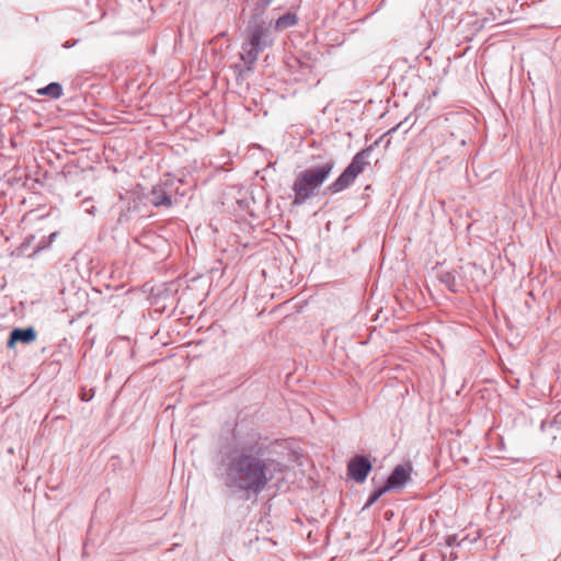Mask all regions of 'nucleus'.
I'll list each match as a JSON object with an SVG mask.
<instances>
[{
    "instance_id": "6ab92c4d",
    "label": "nucleus",
    "mask_w": 561,
    "mask_h": 561,
    "mask_svg": "<svg viewBox=\"0 0 561 561\" xmlns=\"http://www.w3.org/2000/svg\"><path fill=\"white\" fill-rule=\"evenodd\" d=\"M77 42H78L77 39H76V41H72V42L67 41V42H65V44H64L62 46H64L65 48H71V47H73V46L77 44Z\"/></svg>"
},
{
    "instance_id": "f257e3e1",
    "label": "nucleus",
    "mask_w": 561,
    "mask_h": 561,
    "mask_svg": "<svg viewBox=\"0 0 561 561\" xmlns=\"http://www.w3.org/2000/svg\"><path fill=\"white\" fill-rule=\"evenodd\" d=\"M219 456L224 486L247 500L257 497L285 467L256 433L243 435L238 427L232 430V442L220 448Z\"/></svg>"
},
{
    "instance_id": "f8f14e48",
    "label": "nucleus",
    "mask_w": 561,
    "mask_h": 561,
    "mask_svg": "<svg viewBox=\"0 0 561 561\" xmlns=\"http://www.w3.org/2000/svg\"><path fill=\"white\" fill-rule=\"evenodd\" d=\"M438 279L444 284L451 293L460 291V283L458 282L454 272H440Z\"/></svg>"
},
{
    "instance_id": "2eb2a0df",
    "label": "nucleus",
    "mask_w": 561,
    "mask_h": 561,
    "mask_svg": "<svg viewBox=\"0 0 561 561\" xmlns=\"http://www.w3.org/2000/svg\"><path fill=\"white\" fill-rule=\"evenodd\" d=\"M50 247V243L49 241H47V238H43L38 244L36 245V248L34 249L33 253L28 254L30 257H33L35 256L37 253H39L41 251H44V250H47L48 248Z\"/></svg>"
},
{
    "instance_id": "f3484780",
    "label": "nucleus",
    "mask_w": 561,
    "mask_h": 561,
    "mask_svg": "<svg viewBox=\"0 0 561 561\" xmlns=\"http://www.w3.org/2000/svg\"><path fill=\"white\" fill-rule=\"evenodd\" d=\"M403 125V122H400L399 124H397L394 127H392L391 129H389L386 134V135H391L393 134L394 131H397L399 128H401V126Z\"/></svg>"
},
{
    "instance_id": "dca6fc26",
    "label": "nucleus",
    "mask_w": 561,
    "mask_h": 561,
    "mask_svg": "<svg viewBox=\"0 0 561 561\" xmlns=\"http://www.w3.org/2000/svg\"><path fill=\"white\" fill-rule=\"evenodd\" d=\"M34 240V236H30L27 237L20 245L19 248V252L20 254H25L27 248L31 245V243L33 242Z\"/></svg>"
},
{
    "instance_id": "1a4fd4ad",
    "label": "nucleus",
    "mask_w": 561,
    "mask_h": 561,
    "mask_svg": "<svg viewBox=\"0 0 561 561\" xmlns=\"http://www.w3.org/2000/svg\"><path fill=\"white\" fill-rule=\"evenodd\" d=\"M356 176L347 169L339 175V178L328 186V191L331 193H339L348 187Z\"/></svg>"
},
{
    "instance_id": "4be33fe9",
    "label": "nucleus",
    "mask_w": 561,
    "mask_h": 561,
    "mask_svg": "<svg viewBox=\"0 0 561 561\" xmlns=\"http://www.w3.org/2000/svg\"><path fill=\"white\" fill-rule=\"evenodd\" d=\"M88 211H89V214H91V215H92V214H94V207L90 208V210H88Z\"/></svg>"
},
{
    "instance_id": "20e7f679",
    "label": "nucleus",
    "mask_w": 561,
    "mask_h": 561,
    "mask_svg": "<svg viewBox=\"0 0 561 561\" xmlns=\"http://www.w3.org/2000/svg\"><path fill=\"white\" fill-rule=\"evenodd\" d=\"M371 469L370 460L363 455L354 456L347 463V474L357 483L365 482Z\"/></svg>"
},
{
    "instance_id": "6e6552de",
    "label": "nucleus",
    "mask_w": 561,
    "mask_h": 561,
    "mask_svg": "<svg viewBox=\"0 0 561 561\" xmlns=\"http://www.w3.org/2000/svg\"><path fill=\"white\" fill-rule=\"evenodd\" d=\"M371 151L373 146H368L360 150L353 157L351 163L346 167L356 178L364 171L365 165L368 163L367 159L369 158Z\"/></svg>"
},
{
    "instance_id": "39448f33",
    "label": "nucleus",
    "mask_w": 561,
    "mask_h": 561,
    "mask_svg": "<svg viewBox=\"0 0 561 561\" xmlns=\"http://www.w3.org/2000/svg\"><path fill=\"white\" fill-rule=\"evenodd\" d=\"M146 198L157 208H171L173 206V199L170 198L164 179L151 187Z\"/></svg>"
},
{
    "instance_id": "aec40b11",
    "label": "nucleus",
    "mask_w": 561,
    "mask_h": 561,
    "mask_svg": "<svg viewBox=\"0 0 561 561\" xmlns=\"http://www.w3.org/2000/svg\"><path fill=\"white\" fill-rule=\"evenodd\" d=\"M57 236H58V232L50 233L48 237H46L47 241H49V243L51 244L55 241Z\"/></svg>"
},
{
    "instance_id": "0eeeda50",
    "label": "nucleus",
    "mask_w": 561,
    "mask_h": 561,
    "mask_svg": "<svg viewBox=\"0 0 561 561\" xmlns=\"http://www.w3.org/2000/svg\"><path fill=\"white\" fill-rule=\"evenodd\" d=\"M36 331L33 327L15 328L10 332L7 346L12 348L19 342L30 344L36 340Z\"/></svg>"
},
{
    "instance_id": "7ed1b4c3",
    "label": "nucleus",
    "mask_w": 561,
    "mask_h": 561,
    "mask_svg": "<svg viewBox=\"0 0 561 561\" xmlns=\"http://www.w3.org/2000/svg\"><path fill=\"white\" fill-rule=\"evenodd\" d=\"M334 160L327 159L321 163L300 171L293 184L294 205H301L325 182L334 168Z\"/></svg>"
},
{
    "instance_id": "423d86ee",
    "label": "nucleus",
    "mask_w": 561,
    "mask_h": 561,
    "mask_svg": "<svg viewBox=\"0 0 561 561\" xmlns=\"http://www.w3.org/2000/svg\"><path fill=\"white\" fill-rule=\"evenodd\" d=\"M410 466L398 465L387 478L385 484L391 491L403 488L410 479Z\"/></svg>"
},
{
    "instance_id": "f03ea898",
    "label": "nucleus",
    "mask_w": 561,
    "mask_h": 561,
    "mask_svg": "<svg viewBox=\"0 0 561 561\" xmlns=\"http://www.w3.org/2000/svg\"><path fill=\"white\" fill-rule=\"evenodd\" d=\"M250 15L247 22L242 43L241 60L248 71L253 70V65L261 53L272 47L276 39V33L273 27V18L266 10L274 0H250Z\"/></svg>"
},
{
    "instance_id": "4468645a",
    "label": "nucleus",
    "mask_w": 561,
    "mask_h": 561,
    "mask_svg": "<svg viewBox=\"0 0 561 561\" xmlns=\"http://www.w3.org/2000/svg\"><path fill=\"white\" fill-rule=\"evenodd\" d=\"M390 491L386 484L380 488L375 489L368 496L367 502L364 508L370 507L374 505L386 492Z\"/></svg>"
},
{
    "instance_id": "a211bd4d",
    "label": "nucleus",
    "mask_w": 561,
    "mask_h": 561,
    "mask_svg": "<svg viewBox=\"0 0 561 561\" xmlns=\"http://www.w3.org/2000/svg\"><path fill=\"white\" fill-rule=\"evenodd\" d=\"M446 543H447V546H449V547H451V546L456 545V537H455V536H449V537H447V539H446Z\"/></svg>"
},
{
    "instance_id": "9b49d317",
    "label": "nucleus",
    "mask_w": 561,
    "mask_h": 561,
    "mask_svg": "<svg viewBox=\"0 0 561 561\" xmlns=\"http://www.w3.org/2000/svg\"><path fill=\"white\" fill-rule=\"evenodd\" d=\"M298 23V16L294 12H286L278 16L276 20L273 19V27L275 33L283 32L295 26Z\"/></svg>"
},
{
    "instance_id": "9d476101",
    "label": "nucleus",
    "mask_w": 561,
    "mask_h": 561,
    "mask_svg": "<svg viewBox=\"0 0 561 561\" xmlns=\"http://www.w3.org/2000/svg\"><path fill=\"white\" fill-rule=\"evenodd\" d=\"M170 198L173 199V205L179 204L182 197L185 196V191L181 190L183 181L174 176H168L164 179Z\"/></svg>"
},
{
    "instance_id": "ddd939ff",
    "label": "nucleus",
    "mask_w": 561,
    "mask_h": 561,
    "mask_svg": "<svg viewBox=\"0 0 561 561\" xmlns=\"http://www.w3.org/2000/svg\"><path fill=\"white\" fill-rule=\"evenodd\" d=\"M62 92L64 89L59 82H50L44 88L37 90L39 95H47L55 100L59 99L62 95Z\"/></svg>"
},
{
    "instance_id": "412c9836",
    "label": "nucleus",
    "mask_w": 561,
    "mask_h": 561,
    "mask_svg": "<svg viewBox=\"0 0 561 561\" xmlns=\"http://www.w3.org/2000/svg\"><path fill=\"white\" fill-rule=\"evenodd\" d=\"M382 137L379 138L378 140H376L371 146H373V150L375 149V147L379 146L380 141H381Z\"/></svg>"
}]
</instances>
